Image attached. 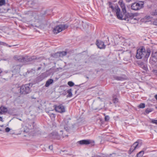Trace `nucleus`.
Listing matches in <instances>:
<instances>
[{
	"instance_id": "16",
	"label": "nucleus",
	"mask_w": 157,
	"mask_h": 157,
	"mask_svg": "<svg viewBox=\"0 0 157 157\" xmlns=\"http://www.w3.org/2000/svg\"><path fill=\"white\" fill-rule=\"evenodd\" d=\"M8 110L7 109L3 106L0 107V114H3L5 113H6Z\"/></svg>"
},
{
	"instance_id": "6",
	"label": "nucleus",
	"mask_w": 157,
	"mask_h": 157,
	"mask_svg": "<svg viewBox=\"0 0 157 157\" xmlns=\"http://www.w3.org/2000/svg\"><path fill=\"white\" fill-rule=\"evenodd\" d=\"M68 25L66 24H63L56 26L53 30L54 33H58L62 31L67 28Z\"/></svg>"
},
{
	"instance_id": "49",
	"label": "nucleus",
	"mask_w": 157,
	"mask_h": 157,
	"mask_svg": "<svg viewBox=\"0 0 157 157\" xmlns=\"http://www.w3.org/2000/svg\"><path fill=\"white\" fill-rule=\"evenodd\" d=\"M60 132H62V130H60Z\"/></svg>"
},
{
	"instance_id": "44",
	"label": "nucleus",
	"mask_w": 157,
	"mask_h": 157,
	"mask_svg": "<svg viewBox=\"0 0 157 157\" xmlns=\"http://www.w3.org/2000/svg\"><path fill=\"white\" fill-rule=\"evenodd\" d=\"M86 77L87 79H89V77L87 76H86Z\"/></svg>"
},
{
	"instance_id": "40",
	"label": "nucleus",
	"mask_w": 157,
	"mask_h": 157,
	"mask_svg": "<svg viewBox=\"0 0 157 157\" xmlns=\"http://www.w3.org/2000/svg\"><path fill=\"white\" fill-rule=\"evenodd\" d=\"M0 121H3V120L2 117H0Z\"/></svg>"
},
{
	"instance_id": "1",
	"label": "nucleus",
	"mask_w": 157,
	"mask_h": 157,
	"mask_svg": "<svg viewBox=\"0 0 157 157\" xmlns=\"http://www.w3.org/2000/svg\"><path fill=\"white\" fill-rule=\"evenodd\" d=\"M151 52V50L149 48H147L146 51L144 47L142 46L137 50L136 57L138 59H141L144 57L147 58L149 56Z\"/></svg>"
},
{
	"instance_id": "11",
	"label": "nucleus",
	"mask_w": 157,
	"mask_h": 157,
	"mask_svg": "<svg viewBox=\"0 0 157 157\" xmlns=\"http://www.w3.org/2000/svg\"><path fill=\"white\" fill-rule=\"evenodd\" d=\"M50 136L52 139L57 140H59L61 138L60 136L56 132H53L51 133L50 135Z\"/></svg>"
},
{
	"instance_id": "18",
	"label": "nucleus",
	"mask_w": 157,
	"mask_h": 157,
	"mask_svg": "<svg viewBox=\"0 0 157 157\" xmlns=\"http://www.w3.org/2000/svg\"><path fill=\"white\" fill-rule=\"evenodd\" d=\"M136 15L135 14H134L131 13H128L127 14V17L128 18H129L130 19H132Z\"/></svg>"
},
{
	"instance_id": "10",
	"label": "nucleus",
	"mask_w": 157,
	"mask_h": 157,
	"mask_svg": "<svg viewBox=\"0 0 157 157\" xmlns=\"http://www.w3.org/2000/svg\"><path fill=\"white\" fill-rule=\"evenodd\" d=\"M119 5L121 8L123 13L124 14L126 13V7L124 3L122 0H120L118 2Z\"/></svg>"
},
{
	"instance_id": "29",
	"label": "nucleus",
	"mask_w": 157,
	"mask_h": 157,
	"mask_svg": "<svg viewBox=\"0 0 157 157\" xmlns=\"http://www.w3.org/2000/svg\"><path fill=\"white\" fill-rule=\"evenodd\" d=\"M49 115L50 117L52 119L54 118L55 117V114L52 113H49Z\"/></svg>"
},
{
	"instance_id": "23",
	"label": "nucleus",
	"mask_w": 157,
	"mask_h": 157,
	"mask_svg": "<svg viewBox=\"0 0 157 157\" xmlns=\"http://www.w3.org/2000/svg\"><path fill=\"white\" fill-rule=\"evenodd\" d=\"M144 154V151H141L137 154V157H142Z\"/></svg>"
},
{
	"instance_id": "21",
	"label": "nucleus",
	"mask_w": 157,
	"mask_h": 157,
	"mask_svg": "<svg viewBox=\"0 0 157 157\" xmlns=\"http://www.w3.org/2000/svg\"><path fill=\"white\" fill-rule=\"evenodd\" d=\"M113 101L114 103H116L118 102V99L115 96H114L113 97Z\"/></svg>"
},
{
	"instance_id": "3",
	"label": "nucleus",
	"mask_w": 157,
	"mask_h": 157,
	"mask_svg": "<svg viewBox=\"0 0 157 157\" xmlns=\"http://www.w3.org/2000/svg\"><path fill=\"white\" fill-rule=\"evenodd\" d=\"M71 119L65 118L62 121L60 125V127L62 129H64L66 131L69 130L71 126Z\"/></svg>"
},
{
	"instance_id": "25",
	"label": "nucleus",
	"mask_w": 157,
	"mask_h": 157,
	"mask_svg": "<svg viewBox=\"0 0 157 157\" xmlns=\"http://www.w3.org/2000/svg\"><path fill=\"white\" fill-rule=\"evenodd\" d=\"M153 110V109L151 108H147V109L145 111L146 113L147 114H148L149 113L151 112Z\"/></svg>"
},
{
	"instance_id": "45",
	"label": "nucleus",
	"mask_w": 157,
	"mask_h": 157,
	"mask_svg": "<svg viewBox=\"0 0 157 157\" xmlns=\"http://www.w3.org/2000/svg\"><path fill=\"white\" fill-rule=\"evenodd\" d=\"M133 19L134 20H137V19L136 18H135L134 17V18H133Z\"/></svg>"
},
{
	"instance_id": "48",
	"label": "nucleus",
	"mask_w": 157,
	"mask_h": 157,
	"mask_svg": "<svg viewBox=\"0 0 157 157\" xmlns=\"http://www.w3.org/2000/svg\"><path fill=\"white\" fill-rule=\"evenodd\" d=\"M0 131H2L1 129H0Z\"/></svg>"
},
{
	"instance_id": "13",
	"label": "nucleus",
	"mask_w": 157,
	"mask_h": 157,
	"mask_svg": "<svg viewBox=\"0 0 157 157\" xmlns=\"http://www.w3.org/2000/svg\"><path fill=\"white\" fill-rule=\"evenodd\" d=\"M77 143L81 145H88L90 144L91 142L90 140H83L78 141Z\"/></svg>"
},
{
	"instance_id": "27",
	"label": "nucleus",
	"mask_w": 157,
	"mask_h": 157,
	"mask_svg": "<svg viewBox=\"0 0 157 157\" xmlns=\"http://www.w3.org/2000/svg\"><path fill=\"white\" fill-rule=\"evenodd\" d=\"M151 56L157 59V52H153Z\"/></svg>"
},
{
	"instance_id": "20",
	"label": "nucleus",
	"mask_w": 157,
	"mask_h": 157,
	"mask_svg": "<svg viewBox=\"0 0 157 157\" xmlns=\"http://www.w3.org/2000/svg\"><path fill=\"white\" fill-rule=\"evenodd\" d=\"M141 67L145 70H147V66L145 64H144L143 63H141L140 64Z\"/></svg>"
},
{
	"instance_id": "15",
	"label": "nucleus",
	"mask_w": 157,
	"mask_h": 157,
	"mask_svg": "<svg viewBox=\"0 0 157 157\" xmlns=\"http://www.w3.org/2000/svg\"><path fill=\"white\" fill-rule=\"evenodd\" d=\"M44 15V14H36L34 16V18L36 20H40L43 18Z\"/></svg>"
},
{
	"instance_id": "4",
	"label": "nucleus",
	"mask_w": 157,
	"mask_h": 157,
	"mask_svg": "<svg viewBox=\"0 0 157 157\" xmlns=\"http://www.w3.org/2000/svg\"><path fill=\"white\" fill-rule=\"evenodd\" d=\"M20 90L21 94H29L31 91L30 85L26 84L20 87Z\"/></svg>"
},
{
	"instance_id": "14",
	"label": "nucleus",
	"mask_w": 157,
	"mask_h": 157,
	"mask_svg": "<svg viewBox=\"0 0 157 157\" xmlns=\"http://www.w3.org/2000/svg\"><path fill=\"white\" fill-rule=\"evenodd\" d=\"M113 78L117 80H123L126 78V76L124 75H123L121 76H118L117 75H114L113 76Z\"/></svg>"
},
{
	"instance_id": "30",
	"label": "nucleus",
	"mask_w": 157,
	"mask_h": 157,
	"mask_svg": "<svg viewBox=\"0 0 157 157\" xmlns=\"http://www.w3.org/2000/svg\"><path fill=\"white\" fill-rule=\"evenodd\" d=\"M68 85L70 86H72L74 85V83L72 82L69 81L67 83Z\"/></svg>"
},
{
	"instance_id": "50",
	"label": "nucleus",
	"mask_w": 157,
	"mask_h": 157,
	"mask_svg": "<svg viewBox=\"0 0 157 157\" xmlns=\"http://www.w3.org/2000/svg\"><path fill=\"white\" fill-rule=\"evenodd\" d=\"M39 69H40V68L39 67L38 69L39 70Z\"/></svg>"
},
{
	"instance_id": "26",
	"label": "nucleus",
	"mask_w": 157,
	"mask_h": 157,
	"mask_svg": "<svg viewBox=\"0 0 157 157\" xmlns=\"http://www.w3.org/2000/svg\"><path fill=\"white\" fill-rule=\"evenodd\" d=\"M60 56L63 57L66 55L67 52L66 51H62L59 53Z\"/></svg>"
},
{
	"instance_id": "22",
	"label": "nucleus",
	"mask_w": 157,
	"mask_h": 157,
	"mask_svg": "<svg viewBox=\"0 0 157 157\" xmlns=\"http://www.w3.org/2000/svg\"><path fill=\"white\" fill-rule=\"evenodd\" d=\"M67 93L68 94L67 95V97H71L72 95V90L71 89L67 90Z\"/></svg>"
},
{
	"instance_id": "35",
	"label": "nucleus",
	"mask_w": 157,
	"mask_h": 157,
	"mask_svg": "<svg viewBox=\"0 0 157 157\" xmlns=\"http://www.w3.org/2000/svg\"><path fill=\"white\" fill-rule=\"evenodd\" d=\"M10 128L8 127H7L5 129V131L6 132H9L10 131Z\"/></svg>"
},
{
	"instance_id": "8",
	"label": "nucleus",
	"mask_w": 157,
	"mask_h": 157,
	"mask_svg": "<svg viewBox=\"0 0 157 157\" xmlns=\"http://www.w3.org/2000/svg\"><path fill=\"white\" fill-rule=\"evenodd\" d=\"M141 144H139L138 142L136 141L131 146L129 151L128 152V153L129 154L131 153L136 148H139L141 146Z\"/></svg>"
},
{
	"instance_id": "17",
	"label": "nucleus",
	"mask_w": 157,
	"mask_h": 157,
	"mask_svg": "<svg viewBox=\"0 0 157 157\" xmlns=\"http://www.w3.org/2000/svg\"><path fill=\"white\" fill-rule=\"evenodd\" d=\"M27 3V4L30 7H32L34 5L36 4L35 1H31L28 0H26Z\"/></svg>"
},
{
	"instance_id": "39",
	"label": "nucleus",
	"mask_w": 157,
	"mask_h": 157,
	"mask_svg": "<svg viewBox=\"0 0 157 157\" xmlns=\"http://www.w3.org/2000/svg\"><path fill=\"white\" fill-rule=\"evenodd\" d=\"M49 149H50V150H52L53 149V146L52 145H51L50 146H49Z\"/></svg>"
},
{
	"instance_id": "47",
	"label": "nucleus",
	"mask_w": 157,
	"mask_h": 157,
	"mask_svg": "<svg viewBox=\"0 0 157 157\" xmlns=\"http://www.w3.org/2000/svg\"><path fill=\"white\" fill-rule=\"evenodd\" d=\"M11 46H12L9 45V46H8V47H10Z\"/></svg>"
},
{
	"instance_id": "19",
	"label": "nucleus",
	"mask_w": 157,
	"mask_h": 157,
	"mask_svg": "<svg viewBox=\"0 0 157 157\" xmlns=\"http://www.w3.org/2000/svg\"><path fill=\"white\" fill-rule=\"evenodd\" d=\"M53 82V80L52 79H48L46 82L45 84L46 87H48Z\"/></svg>"
},
{
	"instance_id": "46",
	"label": "nucleus",
	"mask_w": 157,
	"mask_h": 157,
	"mask_svg": "<svg viewBox=\"0 0 157 157\" xmlns=\"http://www.w3.org/2000/svg\"><path fill=\"white\" fill-rule=\"evenodd\" d=\"M149 18V17H147V19H148Z\"/></svg>"
},
{
	"instance_id": "24",
	"label": "nucleus",
	"mask_w": 157,
	"mask_h": 157,
	"mask_svg": "<svg viewBox=\"0 0 157 157\" xmlns=\"http://www.w3.org/2000/svg\"><path fill=\"white\" fill-rule=\"evenodd\" d=\"M20 67L21 66L19 65H17L13 67L14 69L16 71H19L20 69Z\"/></svg>"
},
{
	"instance_id": "12",
	"label": "nucleus",
	"mask_w": 157,
	"mask_h": 157,
	"mask_svg": "<svg viewBox=\"0 0 157 157\" xmlns=\"http://www.w3.org/2000/svg\"><path fill=\"white\" fill-rule=\"evenodd\" d=\"M96 45L98 47L100 48H105V45H104V43L100 40H97L96 41Z\"/></svg>"
},
{
	"instance_id": "42",
	"label": "nucleus",
	"mask_w": 157,
	"mask_h": 157,
	"mask_svg": "<svg viewBox=\"0 0 157 157\" xmlns=\"http://www.w3.org/2000/svg\"><path fill=\"white\" fill-rule=\"evenodd\" d=\"M155 99L157 100V94H156L155 95Z\"/></svg>"
},
{
	"instance_id": "37",
	"label": "nucleus",
	"mask_w": 157,
	"mask_h": 157,
	"mask_svg": "<svg viewBox=\"0 0 157 157\" xmlns=\"http://www.w3.org/2000/svg\"><path fill=\"white\" fill-rule=\"evenodd\" d=\"M153 24L154 25H157V19L154 21Z\"/></svg>"
},
{
	"instance_id": "5",
	"label": "nucleus",
	"mask_w": 157,
	"mask_h": 157,
	"mask_svg": "<svg viewBox=\"0 0 157 157\" xmlns=\"http://www.w3.org/2000/svg\"><path fill=\"white\" fill-rule=\"evenodd\" d=\"M110 7L113 11L116 13L117 18L120 20H122L123 16L121 13V10L118 6L116 5L115 7H113L112 5L110 4Z\"/></svg>"
},
{
	"instance_id": "34",
	"label": "nucleus",
	"mask_w": 157,
	"mask_h": 157,
	"mask_svg": "<svg viewBox=\"0 0 157 157\" xmlns=\"http://www.w3.org/2000/svg\"><path fill=\"white\" fill-rule=\"evenodd\" d=\"M109 119V117L108 116H105V120L106 121H108Z\"/></svg>"
},
{
	"instance_id": "43",
	"label": "nucleus",
	"mask_w": 157,
	"mask_h": 157,
	"mask_svg": "<svg viewBox=\"0 0 157 157\" xmlns=\"http://www.w3.org/2000/svg\"><path fill=\"white\" fill-rule=\"evenodd\" d=\"M127 2H130L131 0H126Z\"/></svg>"
},
{
	"instance_id": "28",
	"label": "nucleus",
	"mask_w": 157,
	"mask_h": 157,
	"mask_svg": "<svg viewBox=\"0 0 157 157\" xmlns=\"http://www.w3.org/2000/svg\"><path fill=\"white\" fill-rule=\"evenodd\" d=\"M140 108H144L145 107V104L144 103H140L138 106Z\"/></svg>"
},
{
	"instance_id": "38",
	"label": "nucleus",
	"mask_w": 157,
	"mask_h": 157,
	"mask_svg": "<svg viewBox=\"0 0 157 157\" xmlns=\"http://www.w3.org/2000/svg\"><path fill=\"white\" fill-rule=\"evenodd\" d=\"M108 155H105L104 154L101 155L99 156V157H108Z\"/></svg>"
},
{
	"instance_id": "33",
	"label": "nucleus",
	"mask_w": 157,
	"mask_h": 157,
	"mask_svg": "<svg viewBox=\"0 0 157 157\" xmlns=\"http://www.w3.org/2000/svg\"><path fill=\"white\" fill-rule=\"evenodd\" d=\"M0 44L1 45H3L4 46H7L8 45V44H7L6 43L0 41Z\"/></svg>"
},
{
	"instance_id": "9",
	"label": "nucleus",
	"mask_w": 157,
	"mask_h": 157,
	"mask_svg": "<svg viewBox=\"0 0 157 157\" xmlns=\"http://www.w3.org/2000/svg\"><path fill=\"white\" fill-rule=\"evenodd\" d=\"M55 109L56 111L59 113H62L65 112V108L62 105H55Z\"/></svg>"
},
{
	"instance_id": "2",
	"label": "nucleus",
	"mask_w": 157,
	"mask_h": 157,
	"mask_svg": "<svg viewBox=\"0 0 157 157\" xmlns=\"http://www.w3.org/2000/svg\"><path fill=\"white\" fill-rule=\"evenodd\" d=\"M14 58L15 60H18V61L22 62L24 64H26L27 62L32 61L37 59L36 56H33L32 57L25 56L24 57L15 56H14Z\"/></svg>"
},
{
	"instance_id": "36",
	"label": "nucleus",
	"mask_w": 157,
	"mask_h": 157,
	"mask_svg": "<svg viewBox=\"0 0 157 157\" xmlns=\"http://www.w3.org/2000/svg\"><path fill=\"white\" fill-rule=\"evenodd\" d=\"M152 72L155 75H157V70H154L152 71Z\"/></svg>"
},
{
	"instance_id": "31",
	"label": "nucleus",
	"mask_w": 157,
	"mask_h": 157,
	"mask_svg": "<svg viewBox=\"0 0 157 157\" xmlns=\"http://www.w3.org/2000/svg\"><path fill=\"white\" fill-rule=\"evenodd\" d=\"M5 4V0H0V6H2Z\"/></svg>"
},
{
	"instance_id": "32",
	"label": "nucleus",
	"mask_w": 157,
	"mask_h": 157,
	"mask_svg": "<svg viewBox=\"0 0 157 157\" xmlns=\"http://www.w3.org/2000/svg\"><path fill=\"white\" fill-rule=\"evenodd\" d=\"M151 122L153 124H155L157 125V120H155L154 119H151Z\"/></svg>"
},
{
	"instance_id": "41",
	"label": "nucleus",
	"mask_w": 157,
	"mask_h": 157,
	"mask_svg": "<svg viewBox=\"0 0 157 157\" xmlns=\"http://www.w3.org/2000/svg\"><path fill=\"white\" fill-rule=\"evenodd\" d=\"M29 129H32L33 128V126L32 127H31V126H30V127H29Z\"/></svg>"
},
{
	"instance_id": "7",
	"label": "nucleus",
	"mask_w": 157,
	"mask_h": 157,
	"mask_svg": "<svg viewBox=\"0 0 157 157\" xmlns=\"http://www.w3.org/2000/svg\"><path fill=\"white\" fill-rule=\"evenodd\" d=\"M144 3L143 2H140L139 3H135L132 4L131 8L134 10H138L141 9L143 7Z\"/></svg>"
}]
</instances>
